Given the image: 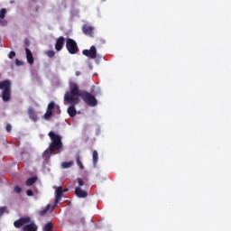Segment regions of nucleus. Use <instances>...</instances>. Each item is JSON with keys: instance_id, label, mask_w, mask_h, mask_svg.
Here are the masks:
<instances>
[{"instance_id": "1", "label": "nucleus", "mask_w": 231, "mask_h": 231, "mask_svg": "<svg viewBox=\"0 0 231 231\" xmlns=\"http://www.w3.org/2000/svg\"><path fill=\"white\" fill-rule=\"evenodd\" d=\"M92 93H94V95L86 91H81L76 83H70V94L66 93V95L63 96V101L68 102V104L77 105L79 104L80 97L87 106L96 107V106H97V100L95 96L100 95V89L94 90Z\"/></svg>"}, {"instance_id": "2", "label": "nucleus", "mask_w": 231, "mask_h": 231, "mask_svg": "<svg viewBox=\"0 0 231 231\" xmlns=\"http://www.w3.org/2000/svg\"><path fill=\"white\" fill-rule=\"evenodd\" d=\"M47 136L50 137L51 143L50 147H47L45 152H42V160H50L51 154H54L56 151H60L63 148V143L60 142V135L54 134V132H50L47 134Z\"/></svg>"}, {"instance_id": "3", "label": "nucleus", "mask_w": 231, "mask_h": 231, "mask_svg": "<svg viewBox=\"0 0 231 231\" xmlns=\"http://www.w3.org/2000/svg\"><path fill=\"white\" fill-rule=\"evenodd\" d=\"M14 228H22V231H38V225L31 221V217H21L14 222Z\"/></svg>"}, {"instance_id": "4", "label": "nucleus", "mask_w": 231, "mask_h": 231, "mask_svg": "<svg viewBox=\"0 0 231 231\" xmlns=\"http://www.w3.org/2000/svg\"><path fill=\"white\" fill-rule=\"evenodd\" d=\"M10 80H4L0 82V89L4 92L1 93V99L4 102L10 101Z\"/></svg>"}, {"instance_id": "5", "label": "nucleus", "mask_w": 231, "mask_h": 231, "mask_svg": "<svg viewBox=\"0 0 231 231\" xmlns=\"http://www.w3.org/2000/svg\"><path fill=\"white\" fill-rule=\"evenodd\" d=\"M53 115H60V107L54 102H50V104L47 105V111L45 115H43V117H45V120H50Z\"/></svg>"}, {"instance_id": "6", "label": "nucleus", "mask_w": 231, "mask_h": 231, "mask_svg": "<svg viewBox=\"0 0 231 231\" xmlns=\"http://www.w3.org/2000/svg\"><path fill=\"white\" fill-rule=\"evenodd\" d=\"M66 50H68L69 54L72 55H75L79 51V49L77 48V42L72 39H68V41H66Z\"/></svg>"}, {"instance_id": "7", "label": "nucleus", "mask_w": 231, "mask_h": 231, "mask_svg": "<svg viewBox=\"0 0 231 231\" xmlns=\"http://www.w3.org/2000/svg\"><path fill=\"white\" fill-rule=\"evenodd\" d=\"M93 32H95V28L91 25L84 24L82 25V33L88 38H93Z\"/></svg>"}, {"instance_id": "8", "label": "nucleus", "mask_w": 231, "mask_h": 231, "mask_svg": "<svg viewBox=\"0 0 231 231\" xmlns=\"http://www.w3.org/2000/svg\"><path fill=\"white\" fill-rule=\"evenodd\" d=\"M82 55L91 60L96 59V46H91L90 49L82 51Z\"/></svg>"}, {"instance_id": "9", "label": "nucleus", "mask_w": 231, "mask_h": 231, "mask_svg": "<svg viewBox=\"0 0 231 231\" xmlns=\"http://www.w3.org/2000/svg\"><path fill=\"white\" fill-rule=\"evenodd\" d=\"M67 41L68 40H65L63 38V36L56 39V43L54 45V49L56 50V51H60V50H63V45L65 44V42H67Z\"/></svg>"}, {"instance_id": "10", "label": "nucleus", "mask_w": 231, "mask_h": 231, "mask_svg": "<svg viewBox=\"0 0 231 231\" xmlns=\"http://www.w3.org/2000/svg\"><path fill=\"white\" fill-rule=\"evenodd\" d=\"M63 191H60V187L56 188L54 191V205L59 204L60 199L63 198Z\"/></svg>"}, {"instance_id": "11", "label": "nucleus", "mask_w": 231, "mask_h": 231, "mask_svg": "<svg viewBox=\"0 0 231 231\" xmlns=\"http://www.w3.org/2000/svg\"><path fill=\"white\" fill-rule=\"evenodd\" d=\"M27 115H29V119H31V121L38 122L39 118L38 116L35 115V110H33V107H29Z\"/></svg>"}, {"instance_id": "12", "label": "nucleus", "mask_w": 231, "mask_h": 231, "mask_svg": "<svg viewBox=\"0 0 231 231\" xmlns=\"http://www.w3.org/2000/svg\"><path fill=\"white\" fill-rule=\"evenodd\" d=\"M75 196L79 199H86V197H88V194L86 193V191L81 190V189L78 187V188H75Z\"/></svg>"}, {"instance_id": "13", "label": "nucleus", "mask_w": 231, "mask_h": 231, "mask_svg": "<svg viewBox=\"0 0 231 231\" xmlns=\"http://www.w3.org/2000/svg\"><path fill=\"white\" fill-rule=\"evenodd\" d=\"M54 208H56V204L47 205L45 207V209H42V211H40V213H39L40 217H44V215H46L48 211L54 210Z\"/></svg>"}, {"instance_id": "14", "label": "nucleus", "mask_w": 231, "mask_h": 231, "mask_svg": "<svg viewBox=\"0 0 231 231\" xmlns=\"http://www.w3.org/2000/svg\"><path fill=\"white\" fill-rule=\"evenodd\" d=\"M5 14H6L5 8L1 9V11H0V19H5ZM0 24H1V26H5V25H7V21L0 20Z\"/></svg>"}, {"instance_id": "15", "label": "nucleus", "mask_w": 231, "mask_h": 231, "mask_svg": "<svg viewBox=\"0 0 231 231\" xmlns=\"http://www.w3.org/2000/svg\"><path fill=\"white\" fill-rule=\"evenodd\" d=\"M26 52V62L29 64L33 65V54L31 53V50L25 49Z\"/></svg>"}, {"instance_id": "16", "label": "nucleus", "mask_w": 231, "mask_h": 231, "mask_svg": "<svg viewBox=\"0 0 231 231\" xmlns=\"http://www.w3.org/2000/svg\"><path fill=\"white\" fill-rule=\"evenodd\" d=\"M37 180H38V177H31V178L26 180L25 185H26V187L33 186V184Z\"/></svg>"}, {"instance_id": "17", "label": "nucleus", "mask_w": 231, "mask_h": 231, "mask_svg": "<svg viewBox=\"0 0 231 231\" xmlns=\"http://www.w3.org/2000/svg\"><path fill=\"white\" fill-rule=\"evenodd\" d=\"M77 111L75 110L74 106H68V116L75 117Z\"/></svg>"}, {"instance_id": "18", "label": "nucleus", "mask_w": 231, "mask_h": 231, "mask_svg": "<svg viewBox=\"0 0 231 231\" xmlns=\"http://www.w3.org/2000/svg\"><path fill=\"white\" fill-rule=\"evenodd\" d=\"M52 228H54V226H51V222H47L45 226H42V231H51Z\"/></svg>"}, {"instance_id": "19", "label": "nucleus", "mask_w": 231, "mask_h": 231, "mask_svg": "<svg viewBox=\"0 0 231 231\" xmlns=\"http://www.w3.org/2000/svg\"><path fill=\"white\" fill-rule=\"evenodd\" d=\"M75 161L78 162V167H79L80 170L84 169V165L81 164V161H79V153L75 154Z\"/></svg>"}, {"instance_id": "20", "label": "nucleus", "mask_w": 231, "mask_h": 231, "mask_svg": "<svg viewBox=\"0 0 231 231\" xmlns=\"http://www.w3.org/2000/svg\"><path fill=\"white\" fill-rule=\"evenodd\" d=\"M92 159H94V166L97 163V152L94 151V153H92Z\"/></svg>"}, {"instance_id": "21", "label": "nucleus", "mask_w": 231, "mask_h": 231, "mask_svg": "<svg viewBox=\"0 0 231 231\" xmlns=\"http://www.w3.org/2000/svg\"><path fill=\"white\" fill-rule=\"evenodd\" d=\"M61 166L63 167V169H68L69 168L70 166H72V162H63L61 164Z\"/></svg>"}, {"instance_id": "22", "label": "nucleus", "mask_w": 231, "mask_h": 231, "mask_svg": "<svg viewBox=\"0 0 231 231\" xmlns=\"http://www.w3.org/2000/svg\"><path fill=\"white\" fill-rule=\"evenodd\" d=\"M47 55V57L50 58H54V51H47V52L45 53Z\"/></svg>"}, {"instance_id": "23", "label": "nucleus", "mask_w": 231, "mask_h": 231, "mask_svg": "<svg viewBox=\"0 0 231 231\" xmlns=\"http://www.w3.org/2000/svg\"><path fill=\"white\" fill-rule=\"evenodd\" d=\"M14 192L16 194L22 193V188H19V186H14Z\"/></svg>"}, {"instance_id": "24", "label": "nucleus", "mask_w": 231, "mask_h": 231, "mask_svg": "<svg viewBox=\"0 0 231 231\" xmlns=\"http://www.w3.org/2000/svg\"><path fill=\"white\" fill-rule=\"evenodd\" d=\"M7 208L1 207L0 208V216H3V214H5Z\"/></svg>"}, {"instance_id": "25", "label": "nucleus", "mask_w": 231, "mask_h": 231, "mask_svg": "<svg viewBox=\"0 0 231 231\" xmlns=\"http://www.w3.org/2000/svg\"><path fill=\"white\" fill-rule=\"evenodd\" d=\"M31 42H28V39H23V46L28 47L30 46Z\"/></svg>"}, {"instance_id": "26", "label": "nucleus", "mask_w": 231, "mask_h": 231, "mask_svg": "<svg viewBox=\"0 0 231 231\" xmlns=\"http://www.w3.org/2000/svg\"><path fill=\"white\" fill-rule=\"evenodd\" d=\"M78 185H79V187L84 186V180H81L80 178H78Z\"/></svg>"}, {"instance_id": "27", "label": "nucleus", "mask_w": 231, "mask_h": 231, "mask_svg": "<svg viewBox=\"0 0 231 231\" xmlns=\"http://www.w3.org/2000/svg\"><path fill=\"white\" fill-rule=\"evenodd\" d=\"M26 196H29V197L33 196V190H31V189L26 190Z\"/></svg>"}, {"instance_id": "28", "label": "nucleus", "mask_w": 231, "mask_h": 231, "mask_svg": "<svg viewBox=\"0 0 231 231\" xmlns=\"http://www.w3.org/2000/svg\"><path fill=\"white\" fill-rule=\"evenodd\" d=\"M15 56L14 51H10V53L8 54V59H14Z\"/></svg>"}, {"instance_id": "29", "label": "nucleus", "mask_w": 231, "mask_h": 231, "mask_svg": "<svg viewBox=\"0 0 231 231\" xmlns=\"http://www.w3.org/2000/svg\"><path fill=\"white\" fill-rule=\"evenodd\" d=\"M11 130H12V126L10 125H5V131L10 133Z\"/></svg>"}, {"instance_id": "30", "label": "nucleus", "mask_w": 231, "mask_h": 231, "mask_svg": "<svg viewBox=\"0 0 231 231\" xmlns=\"http://www.w3.org/2000/svg\"><path fill=\"white\" fill-rule=\"evenodd\" d=\"M14 65L22 66V61H20L19 60H14Z\"/></svg>"}, {"instance_id": "31", "label": "nucleus", "mask_w": 231, "mask_h": 231, "mask_svg": "<svg viewBox=\"0 0 231 231\" xmlns=\"http://www.w3.org/2000/svg\"><path fill=\"white\" fill-rule=\"evenodd\" d=\"M61 192H68V189H63V187H61Z\"/></svg>"}]
</instances>
